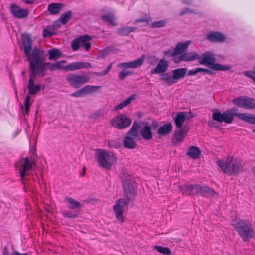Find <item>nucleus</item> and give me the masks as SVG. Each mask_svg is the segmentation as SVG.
Segmentation results:
<instances>
[{
    "instance_id": "1",
    "label": "nucleus",
    "mask_w": 255,
    "mask_h": 255,
    "mask_svg": "<svg viewBox=\"0 0 255 255\" xmlns=\"http://www.w3.org/2000/svg\"><path fill=\"white\" fill-rule=\"evenodd\" d=\"M22 44L27 60L32 64L33 67L36 68L41 74V77L45 75V71L48 68L50 71L56 69H63L62 63H66L63 60L55 63L44 62V52L40 49L35 48L32 51V41L28 35L22 36Z\"/></svg>"
},
{
    "instance_id": "2",
    "label": "nucleus",
    "mask_w": 255,
    "mask_h": 255,
    "mask_svg": "<svg viewBox=\"0 0 255 255\" xmlns=\"http://www.w3.org/2000/svg\"><path fill=\"white\" fill-rule=\"evenodd\" d=\"M125 198L118 199L113 206L116 219L121 223L124 221L123 213L128 207L129 202L133 200L136 195V186L134 181L128 174L121 175Z\"/></svg>"
},
{
    "instance_id": "3",
    "label": "nucleus",
    "mask_w": 255,
    "mask_h": 255,
    "mask_svg": "<svg viewBox=\"0 0 255 255\" xmlns=\"http://www.w3.org/2000/svg\"><path fill=\"white\" fill-rule=\"evenodd\" d=\"M238 109L236 107L231 108L223 113L217 110L213 114V119L219 122H224L227 124H231L233 122L234 117L236 116L239 119L242 120L251 124L255 125V115L249 113H238Z\"/></svg>"
},
{
    "instance_id": "4",
    "label": "nucleus",
    "mask_w": 255,
    "mask_h": 255,
    "mask_svg": "<svg viewBox=\"0 0 255 255\" xmlns=\"http://www.w3.org/2000/svg\"><path fill=\"white\" fill-rule=\"evenodd\" d=\"M232 225L244 241L253 238L255 235L254 228L248 220L236 218Z\"/></svg>"
},
{
    "instance_id": "5",
    "label": "nucleus",
    "mask_w": 255,
    "mask_h": 255,
    "mask_svg": "<svg viewBox=\"0 0 255 255\" xmlns=\"http://www.w3.org/2000/svg\"><path fill=\"white\" fill-rule=\"evenodd\" d=\"M216 163L224 173L230 175L238 173L242 169L240 160L231 156L219 160Z\"/></svg>"
},
{
    "instance_id": "6",
    "label": "nucleus",
    "mask_w": 255,
    "mask_h": 255,
    "mask_svg": "<svg viewBox=\"0 0 255 255\" xmlns=\"http://www.w3.org/2000/svg\"><path fill=\"white\" fill-rule=\"evenodd\" d=\"M95 157L98 166L106 169H110L117 160L113 152L104 149L96 150Z\"/></svg>"
},
{
    "instance_id": "7",
    "label": "nucleus",
    "mask_w": 255,
    "mask_h": 255,
    "mask_svg": "<svg viewBox=\"0 0 255 255\" xmlns=\"http://www.w3.org/2000/svg\"><path fill=\"white\" fill-rule=\"evenodd\" d=\"M34 165V162L30 161L28 157L23 158L15 165L16 168L19 171L22 183L25 185L27 184L28 176L33 171Z\"/></svg>"
},
{
    "instance_id": "8",
    "label": "nucleus",
    "mask_w": 255,
    "mask_h": 255,
    "mask_svg": "<svg viewBox=\"0 0 255 255\" xmlns=\"http://www.w3.org/2000/svg\"><path fill=\"white\" fill-rule=\"evenodd\" d=\"M216 59L214 55L211 52H206L203 55H200L198 62L201 65L208 66L210 69L214 70H228L229 66H224L222 65L215 63Z\"/></svg>"
},
{
    "instance_id": "9",
    "label": "nucleus",
    "mask_w": 255,
    "mask_h": 255,
    "mask_svg": "<svg viewBox=\"0 0 255 255\" xmlns=\"http://www.w3.org/2000/svg\"><path fill=\"white\" fill-rule=\"evenodd\" d=\"M30 63L29 70L30 71V78L28 84L29 93L28 95H35L39 92L41 89H44L45 86L42 84H35V79L37 76H41V72L36 68H34L32 64Z\"/></svg>"
},
{
    "instance_id": "10",
    "label": "nucleus",
    "mask_w": 255,
    "mask_h": 255,
    "mask_svg": "<svg viewBox=\"0 0 255 255\" xmlns=\"http://www.w3.org/2000/svg\"><path fill=\"white\" fill-rule=\"evenodd\" d=\"M140 127V123L134 122L132 128L125 137L123 143L125 147L133 149L136 147V143L135 139L138 137L137 129Z\"/></svg>"
},
{
    "instance_id": "11",
    "label": "nucleus",
    "mask_w": 255,
    "mask_h": 255,
    "mask_svg": "<svg viewBox=\"0 0 255 255\" xmlns=\"http://www.w3.org/2000/svg\"><path fill=\"white\" fill-rule=\"evenodd\" d=\"M65 200L67 201V207L71 210L64 211L62 212L64 217L70 218H75L79 214V209L82 207V204L74 199L66 197Z\"/></svg>"
},
{
    "instance_id": "12",
    "label": "nucleus",
    "mask_w": 255,
    "mask_h": 255,
    "mask_svg": "<svg viewBox=\"0 0 255 255\" xmlns=\"http://www.w3.org/2000/svg\"><path fill=\"white\" fill-rule=\"evenodd\" d=\"M66 80L72 87L78 88L88 82L89 78L83 75L70 73L66 76Z\"/></svg>"
},
{
    "instance_id": "13",
    "label": "nucleus",
    "mask_w": 255,
    "mask_h": 255,
    "mask_svg": "<svg viewBox=\"0 0 255 255\" xmlns=\"http://www.w3.org/2000/svg\"><path fill=\"white\" fill-rule=\"evenodd\" d=\"M234 105L246 109H255V99L246 96H240L232 100Z\"/></svg>"
},
{
    "instance_id": "14",
    "label": "nucleus",
    "mask_w": 255,
    "mask_h": 255,
    "mask_svg": "<svg viewBox=\"0 0 255 255\" xmlns=\"http://www.w3.org/2000/svg\"><path fill=\"white\" fill-rule=\"evenodd\" d=\"M92 39L91 36L85 35L73 40L71 43V47L74 51H77L81 45L86 51H88L91 48L90 41Z\"/></svg>"
},
{
    "instance_id": "15",
    "label": "nucleus",
    "mask_w": 255,
    "mask_h": 255,
    "mask_svg": "<svg viewBox=\"0 0 255 255\" xmlns=\"http://www.w3.org/2000/svg\"><path fill=\"white\" fill-rule=\"evenodd\" d=\"M111 123L113 126L123 129L130 126L131 120L125 115L120 114L113 118Z\"/></svg>"
},
{
    "instance_id": "16",
    "label": "nucleus",
    "mask_w": 255,
    "mask_h": 255,
    "mask_svg": "<svg viewBox=\"0 0 255 255\" xmlns=\"http://www.w3.org/2000/svg\"><path fill=\"white\" fill-rule=\"evenodd\" d=\"M90 63L84 62H75L64 66L63 70L66 71H74L82 69L91 68Z\"/></svg>"
},
{
    "instance_id": "17",
    "label": "nucleus",
    "mask_w": 255,
    "mask_h": 255,
    "mask_svg": "<svg viewBox=\"0 0 255 255\" xmlns=\"http://www.w3.org/2000/svg\"><path fill=\"white\" fill-rule=\"evenodd\" d=\"M10 10L13 15L17 18H24L28 15L29 11L27 9L21 8L19 6L15 4L10 5Z\"/></svg>"
},
{
    "instance_id": "18",
    "label": "nucleus",
    "mask_w": 255,
    "mask_h": 255,
    "mask_svg": "<svg viewBox=\"0 0 255 255\" xmlns=\"http://www.w3.org/2000/svg\"><path fill=\"white\" fill-rule=\"evenodd\" d=\"M145 59L144 55H142L140 58L129 62L121 63L118 65L119 68H136L140 66Z\"/></svg>"
},
{
    "instance_id": "19",
    "label": "nucleus",
    "mask_w": 255,
    "mask_h": 255,
    "mask_svg": "<svg viewBox=\"0 0 255 255\" xmlns=\"http://www.w3.org/2000/svg\"><path fill=\"white\" fill-rule=\"evenodd\" d=\"M197 194H200L202 196L206 197H215L217 195V193L213 189L204 186L196 185Z\"/></svg>"
},
{
    "instance_id": "20",
    "label": "nucleus",
    "mask_w": 255,
    "mask_h": 255,
    "mask_svg": "<svg viewBox=\"0 0 255 255\" xmlns=\"http://www.w3.org/2000/svg\"><path fill=\"white\" fill-rule=\"evenodd\" d=\"M168 63L165 58H162L159 62L157 67L152 69L151 74H156L165 72L168 69Z\"/></svg>"
},
{
    "instance_id": "21",
    "label": "nucleus",
    "mask_w": 255,
    "mask_h": 255,
    "mask_svg": "<svg viewBox=\"0 0 255 255\" xmlns=\"http://www.w3.org/2000/svg\"><path fill=\"white\" fill-rule=\"evenodd\" d=\"M65 7V4L61 3H52L47 7V10L52 15H56Z\"/></svg>"
},
{
    "instance_id": "22",
    "label": "nucleus",
    "mask_w": 255,
    "mask_h": 255,
    "mask_svg": "<svg viewBox=\"0 0 255 255\" xmlns=\"http://www.w3.org/2000/svg\"><path fill=\"white\" fill-rule=\"evenodd\" d=\"M179 188L182 194L185 195L197 194L196 185H179Z\"/></svg>"
},
{
    "instance_id": "23",
    "label": "nucleus",
    "mask_w": 255,
    "mask_h": 255,
    "mask_svg": "<svg viewBox=\"0 0 255 255\" xmlns=\"http://www.w3.org/2000/svg\"><path fill=\"white\" fill-rule=\"evenodd\" d=\"M206 38L211 42H223L225 40L224 35L218 32H209Z\"/></svg>"
},
{
    "instance_id": "24",
    "label": "nucleus",
    "mask_w": 255,
    "mask_h": 255,
    "mask_svg": "<svg viewBox=\"0 0 255 255\" xmlns=\"http://www.w3.org/2000/svg\"><path fill=\"white\" fill-rule=\"evenodd\" d=\"M186 134V132L183 128L176 130L172 139L173 143L177 145L182 142Z\"/></svg>"
},
{
    "instance_id": "25",
    "label": "nucleus",
    "mask_w": 255,
    "mask_h": 255,
    "mask_svg": "<svg viewBox=\"0 0 255 255\" xmlns=\"http://www.w3.org/2000/svg\"><path fill=\"white\" fill-rule=\"evenodd\" d=\"M138 97L137 95L133 94L132 96L129 97L128 99L124 101L123 102L119 104H118L114 108L115 110H119L122 109L126 107L128 105L130 104L133 101H134Z\"/></svg>"
},
{
    "instance_id": "26",
    "label": "nucleus",
    "mask_w": 255,
    "mask_h": 255,
    "mask_svg": "<svg viewBox=\"0 0 255 255\" xmlns=\"http://www.w3.org/2000/svg\"><path fill=\"white\" fill-rule=\"evenodd\" d=\"M187 69L185 68H181L172 71V73L175 81L182 79L184 77Z\"/></svg>"
},
{
    "instance_id": "27",
    "label": "nucleus",
    "mask_w": 255,
    "mask_h": 255,
    "mask_svg": "<svg viewBox=\"0 0 255 255\" xmlns=\"http://www.w3.org/2000/svg\"><path fill=\"white\" fill-rule=\"evenodd\" d=\"M190 42L187 41L184 43H179L176 46L174 50V53L176 55L182 54L190 45Z\"/></svg>"
},
{
    "instance_id": "28",
    "label": "nucleus",
    "mask_w": 255,
    "mask_h": 255,
    "mask_svg": "<svg viewBox=\"0 0 255 255\" xmlns=\"http://www.w3.org/2000/svg\"><path fill=\"white\" fill-rule=\"evenodd\" d=\"M172 129V125L170 123L166 124L158 128L157 133L161 136L166 135L171 131Z\"/></svg>"
},
{
    "instance_id": "29",
    "label": "nucleus",
    "mask_w": 255,
    "mask_h": 255,
    "mask_svg": "<svg viewBox=\"0 0 255 255\" xmlns=\"http://www.w3.org/2000/svg\"><path fill=\"white\" fill-rule=\"evenodd\" d=\"M186 154L190 158L193 159H197L199 157L200 151L197 147L192 146L188 149Z\"/></svg>"
},
{
    "instance_id": "30",
    "label": "nucleus",
    "mask_w": 255,
    "mask_h": 255,
    "mask_svg": "<svg viewBox=\"0 0 255 255\" xmlns=\"http://www.w3.org/2000/svg\"><path fill=\"white\" fill-rule=\"evenodd\" d=\"M33 101H30V95H27L25 97L24 105L21 104V108L22 110L23 115H28L29 112V107L32 104Z\"/></svg>"
},
{
    "instance_id": "31",
    "label": "nucleus",
    "mask_w": 255,
    "mask_h": 255,
    "mask_svg": "<svg viewBox=\"0 0 255 255\" xmlns=\"http://www.w3.org/2000/svg\"><path fill=\"white\" fill-rule=\"evenodd\" d=\"M101 18L103 21L108 23L111 25L115 26L117 25L115 22V17L112 13H107L102 16Z\"/></svg>"
},
{
    "instance_id": "32",
    "label": "nucleus",
    "mask_w": 255,
    "mask_h": 255,
    "mask_svg": "<svg viewBox=\"0 0 255 255\" xmlns=\"http://www.w3.org/2000/svg\"><path fill=\"white\" fill-rule=\"evenodd\" d=\"M49 59L50 60H56L61 57L62 53L58 49H52L48 51Z\"/></svg>"
},
{
    "instance_id": "33",
    "label": "nucleus",
    "mask_w": 255,
    "mask_h": 255,
    "mask_svg": "<svg viewBox=\"0 0 255 255\" xmlns=\"http://www.w3.org/2000/svg\"><path fill=\"white\" fill-rule=\"evenodd\" d=\"M161 80L165 82L168 85H171L176 82L174 79L173 76H171L168 73L162 74Z\"/></svg>"
},
{
    "instance_id": "34",
    "label": "nucleus",
    "mask_w": 255,
    "mask_h": 255,
    "mask_svg": "<svg viewBox=\"0 0 255 255\" xmlns=\"http://www.w3.org/2000/svg\"><path fill=\"white\" fill-rule=\"evenodd\" d=\"M185 121V115L184 113L180 112L176 116L175 119V123L176 127L180 128Z\"/></svg>"
},
{
    "instance_id": "35",
    "label": "nucleus",
    "mask_w": 255,
    "mask_h": 255,
    "mask_svg": "<svg viewBox=\"0 0 255 255\" xmlns=\"http://www.w3.org/2000/svg\"><path fill=\"white\" fill-rule=\"evenodd\" d=\"M72 16V12L71 11H67L61 15L56 23L60 22L62 24H65L70 20Z\"/></svg>"
},
{
    "instance_id": "36",
    "label": "nucleus",
    "mask_w": 255,
    "mask_h": 255,
    "mask_svg": "<svg viewBox=\"0 0 255 255\" xmlns=\"http://www.w3.org/2000/svg\"><path fill=\"white\" fill-rule=\"evenodd\" d=\"M183 61H190L198 60L200 58V55L194 52H190L182 55Z\"/></svg>"
},
{
    "instance_id": "37",
    "label": "nucleus",
    "mask_w": 255,
    "mask_h": 255,
    "mask_svg": "<svg viewBox=\"0 0 255 255\" xmlns=\"http://www.w3.org/2000/svg\"><path fill=\"white\" fill-rule=\"evenodd\" d=\"M141 134L144 139L146 140L151 139L152 135L150 127L148 126L144 127L141 131Z\"/></svg>"
},
{
    "instance_id": "38",
    "label": "nucleus",
    "mask_w": 255,
    "mask_h": 255,
    "mask_svg": "<svg viewBox=\"0 0 255 255\" xmlns=\"http://www.w3.org/2000/svg\"><path fill=\"white\" fill-rule=\"evenodd\" d=\"M136 28L133 27H123L118 30V34L122 36H127L130 33L133 32Z\"/></svg>"
},
{
    "instance_id": "39",
    "label": "nucleus",
    "mask_w": 255,
    "mask_h": 255,
    "mask_svg": "<svg viewBox=\"0 0 255 255\" xmlns=\"http://www.w3.org/2000/svg\"><path fill=\"white\" fill-rule=\"evenodd\" d=\"M101 86L94 85H86L82 88V90L84 95L90 94L95 92L97 90L99 89Z\"/></svg>"
},
{
    "instance_id": "40",
    "label": "nucleus",
    "mask_w": 255,
    "mask_h": 255,
    "mask_svg": "<svg viewBox=\"0 0 255 255\" xmlns=\"http://www.w3.org/2000/svg\"><path fill=\"white\" fill-rule=\"evenodd\" d=\"M154 249L164 255H169L171 253L170 250L168 247L156 245L154 247Z\"/></svg>"
},
{
    "instance_id": "41",
    "label": "nucleus",
    "mask_w": 255,
    "mask_h": 255,
    "mask_svg": "<svg viewBox=\"0 0 255 255\" xmlns=\"http://www.w3.org/2000/svg\"><path fill=\"white\" fill-rule=\"evenodd\" d=\"M54 28L53 27H47L43 31V36L44 37L51 36L55 34Z\"/></svg>"
},
{
    "instance_id": "42",
    "label": "nucleus",
    "mask_w": 255,
    "mask_h": 255,
    "mask_svg": "<svg viewBox=\"0 0 255 255\" xmlns=\"http://www.w3.org/2000/svg\"><path fill=\"white\" fill-rule=\"evenodd\" d=\"M113 63H111L107 66L106 69L102 72H94L93 74L96 76H104L106 75L111 70Z\"/></svg>"
},
{
    "instance_id": "43",
    "label": "nucleus",
    "mask_w": 255,
    "mask_h": 255,
    "mask_svg": "<svg viewBox=\"0 0 255 255\" xmlns=\"http://www.w3.org/2000/svg\"><path fill=\"white\" fill-rule=\"evenodd\" d=\"M121 142L120 140H114L109 141L108 142L109 146L115 148H118L121 146Z\"/></svg>"
},
{
    "instance_id": "44",
    "label": "nucleus",
    "mask_w": 255,
    "mask_h": 255,
    "mask_svg": "<svg viewBox=\"0 0 255 255\" xmlns=\"http://www.w3.org/2000/svg\"><path fill=\"white\" fill-rule=\"evenodd\" d=\"M131 74V72L126 70H123L119 74V78L120 80H123L125 79V78L129 75Z\"/></svg>"
},
{
    "instance_id": "45",
    "label": "nucleus",
    "mask_w": 255,
    "mask_h": 255,
    "mask_svg": "<svg viewBox=\"0 0 255 255\" xmlns=\"http://www.w3.org/2000/svg\"><path fill=\"white\" fill-rule=\"evenodd\" d=\"M166 22L164 20H160L152 23V26L155 28H160L165 26Z\"/></svg>"
},
{
    "instance_id": "46",
    "label": "nucleus",
    "mask_w": 255,
    "mask_h": 255,
    "mask_svg": "<svg viewBox=\"0 0 255 255\" xmlns=\"http://www.w3.org/2000/svg\"><path fill=\"white\" fill-rule=\"evenodd\" d=\"M244 74L245 75L247 76L248 77L251 78L253 79V81L255 83V77L254 76V75L255 73H254V68L253 69V71H245L244 72Z\"/></svg>"
},
{
    "instance_id": "47",
    "label": "nucleus",
    "mask_w": 255,
    "mask_h": 255,
    "mask_svg": "<svg viewBox=\"0 0 255 255\" xmlns=\"http://www.w3.org/2000/svg\"><path fill=\"white\" fill-rule=\"evenodd\" d=\"M83 95H84V94L82 88L76 92L73 93L71 94V96L75 97H81Z\"/></svg>"
},
{
    "instance_id": "48",
    "label": "nucleus",
    "mask_w": 255,
    "mask_h": 255,
    "mask_svg": "<svg viewBox=\"0 0 255 255\" xmlns=\"http://www.w3.org/2000/svg\"><path fill=\"white\" fill-rule=\"evenodd\" d=\"M201 68H197L194 70H189L188 72V75H193L196 74L198 72H200Z\"/></svg>"
},
{
    "instance_id": "49",
    "label": "nucleus",
    "mask_w": 255,
    "mask_h": 255,
    "mask_svg": "<svg viewBox=\"0 0 255 255\" xmlns=\"http://www.w3.org/2000/svg\"><path fill=\"white\" fill-rule=\"evenodd\" d=\"M173 60L176 63L180 62L181 61H183V59L182 58V55L178 56V55H175L173 57Z\"/></svg>"
},
{
    "instance_id": "50",
    "label": "nucleus",
    "mask_w": 255,
    "mask_h": 255,
    "mask_svg": "<svg viewBox=\"0 0 255 255\" xmlns=\"http://www.w3.org/2000/svg\"><path fill=\"white\" fill-rule=\"evenodd\" d=\"M148 19L146 17H143L142 18L138 19L135 20L133 22L134 24H136L138 22H147L148 21Z\"/></svg>"
},
{
    "instance_id": "51",
    "label": "nucleus",
    "mask_w": 255,
    "mask_h": 255,
    "mask_svg": "<svg viewBox=\"0 0 255 255\" xmlns=\"http://www.w3.org/2000/svg\"><path fill=\"white\" fill-rule=\"evenodd\" d=\"M164 54L166 55L172 57H174L175 55H176L175 53H174V50L166 51L164 52Z\"/></svg>"
},
{
    "instance_id": "52",
    "label": "nucleus",
    "mask_w": 255,
    "mask_h": 255,
    "mask_svg": "<svg viewBox=\"0 0 255 255\" xmlns=\"http://www.w3.org/2000/svg\"><path fill=\"white\" fill-rule=\"evenodd\" d=\"M200 72H204L206 73H208V74H212V72L208 69H204V68H201V70H200Z\"/></svg>"
},
{
    "instance_id": "53",
    "label": "nucleus",
    "mask_w": 255,
    "mask_h": 255,
    "mask_svg": "<svg viewBox=\"0 0 255 255\" xmlns=\"http://www.w3.org/2000/svg\"><path fill=\"white\" fill-rule=\"evenodd\" d=\"M3 255H10L8 248L6 247L3 248Z\"/></svg>"
},
{
    "instance_id": "54",
    "label": "nucleus",
    "mask_w": 255,
    "mask_h": 255,
    "mask_svg": "<svg viewBox=\"0 0 255 255\" xmlns=\"http://www.w3.org/2000/svg\"><path fill=\"white\" fill-rule=\"evenodd\" d=\"M191 12V10L189 9L185 8L181 12V15H183V14H184L188 12Z\"/></svg>"
},
{
    "instance_id": "55",
    "label": "nucleus",
    "mask_w": 255,
    "mask_h": 255,
    "mask_svg": "<svg viewBox=\"0 0 255 255\" xmlns=\"http://www.w3.org/2000/svg\"><path fill=\"white\" fill-rule=\"evenodd\" d=\"M185 4H190L192 0H181Z\"/></svg>"
},
{
    "instance_id": "56",
    "label": "nucleus",
    "mask_w": 255,
    "mask_h": 255,
    "mask_svg": "<svg viewBox=\"0 0 255 255\" xmlns=\"http://www.w3.org/2000/svg\"><path fill=\"white\" fill-rule=\"evenodd\" d=\"M12 255H25V254H20L17 251H15L13 253V254H12Z\"/></svg>"
},
{
    "instance_id": "57",
    "label": "nucleus",
    "mask_w": 255,
    "mask_h": 255,
    "mask_svg": "<svg viewBox=\"0 0 255 255\" xmlns=\"http://www.w3.org/2000/svg\"><path fill=\"white\" fill-rule=\"evenodd\" d=\"M25 2L27 4H31L33 2V0H25Z\"/></svg>"
},
{
    "instance_id": "58",
    "label": "nucleus",
    "mask_w": 255,
    "mask_h": 255,
    "mask_svg": "<svg viewBox=\"0 0 255 255\" xmlns=\"http://www.w3.org/2000/svg\"><path fill=\"white\" fill-rule=\"evenodd\" d=\"M25 72L24 71H23L22 73V75H24Z\"/></svg>"
},
{
    "instance_id": "59",
    "label": "nucleus",
    "mask_w": 255,
    "mask_h": 255,
    "mask_svg": "<svg viewBox=\"0 0 255 255\" xmlns=\"http://www.w3.org/2000/svg\"><path fill=\"white\" fill-rule=\"evenodd\" d=\"M254 73H255V67H254Z\"/></svg>"
},
{
    "instance_id": "60",
    "label": "nucleus",
    "mask_w": 255,
    "mask_h": 255,
    "mask_svg": "<svg viewBox=\"0 0 255 255\" xmlns=\"http://www.w3.org/2000/svg\"><path fill=\"white\" fill-rule=\"evenodd\" d=\"M254 132L255 133V130H254Z\"/></svg>"
}]
</instances>
